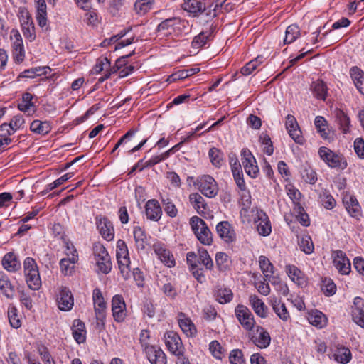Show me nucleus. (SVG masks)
<instances>
[{
	"label": "nucleus",
	"mask_w": 364,
	"mask_h": 364,
	"mask_svg": "<svg viewBox=\"0 0 364 364\" xmlns=\"http://www.w3.org/2000/svg\"><path fill=\"white\" fill-rule=\"evenodd\" d=\"M24 119L21 115L14 116L10 121L9 125L11 127V129L15 132L18 129L23 127L24 124Z\"/></svg>",
	"instance_id": "nucleus-64"
},
{
	"label": "nucleus",
	"mask_w": 364,
	"mask_h": 364,
	"mask_svg": "<svg viewBox=\"0 0 364 364\" xmlns=\"http://www.w3.org/2000/svg\"><path fill=\"white\" fill-rule=\"evenodd\" d=\"M211 163L216 167H220L223 163V154L217 148H211L208 152Z\"/></svg>",
	"instance_id": "nucleus-51"
},
{
	"label": "nucleus",
	"mask_w": 364,
	"mask_h": 364,
	"mask_svg": "<svg viewBox=\"0 0 364 364\" xmlns=\"http://www.w3.org/2000/svg\"><path fill=\"white\" fill-rule=\"evenodd\" d=\"M262 58V56H257L252 60L248 62L244 67H242L240 70V73L243 75H250L258 66V60Z\"/></svg>",
	"instance_id": "nucleus-59"
},
{
	"label": "nucleus",
	"mask_w": 364,
	"mask_h": 364,
	"mask_svg": "<svg viewBox=\"0 0 364 364\" xmlns=\"http://www.w3.org/2000/svg\"><path fill=\"white\" fill-rule=\"evenodd\" d=\"M36 4L37 13L36 21L41 28H44L47 25V6L45 0H35Z\"/></svg>",
	"instance_id": "nucleus-28"
},
{
	"label": "nucleus",
	"mask_w": 364,
	"mask_h": 364,
	"mask_svg": "<svg viewBox=\"0 0 364 364\" xmlns=\"http://www.w3.org/2000/svg\"><path fill=\"white\" fill-rule=\"evenodd\" d=\"M165 343L168 350L176 356L183 353V346L179 336L174 331H168L164 335Z\"/></svg>",
	"instance_id": "nucleus-10"
},
{
	"label": "nucleus",
	"mask_w": 364,
	"mask_h": 364,
	"mask_svg": "<svg viewBox=\"0 0 364 364\" xmlns=\"http://www.w3.org/2000/svg\"><path fill=\"white\" fill-rule=\"evenodd\" d=\"M190 225L197 239L205 245H210L213 242L212 233L205 222L198 216L190 219Z\"/></svg>",
	"instance_id": "nucleus-1"
},
{
	"label": "nucleus",
	"mask_w": 364,
	"mask_h": 364,
	"mask_svg": "<svg viewBox=\"0 0 364 364\" xmlns=\"http://www.w3.org/2000/svg\"><path fill=\"white\" fill-rule=\"evenodd\" d=\"M286 272L289 277L296 284L302 286L305 283L304 274L294 265H287Z\"/></svg>",
	"instance_id": "nucleus-36"
},
{
	"label": "nucleus",
	"mask_w": 364,
	"mask_h": 364,
	"mask_svg": "<svg viewBox=\"0 0 364 364\" xmlns=\"http://www.w3.org/2000/svg\"><path fill=\"white\" fill-rule=\"evenodd\" d=\"M182 8L189 13L197 14L205 10V4L200 0H184Z\"/></svg>",
	"instance_id": "nucleus-30"
},
{
	"label": "nucleus",
	"mask_w": 364,
	"mask_h": 364,
	"mask_svg": "<svg viewBox=\"0 0 364 364\" xmlns=\"http://www.w3.org/2000/svg\"><path fill=\"white\" fill-rule=\"evenodd\" d=\"M333 114L336 118V122L338 124L340 129L343 133H347L349 130L350 123L348 116L340 109H336Z\"/></svg>",
	"instance_id": "nucleus-34"
},
{
	"label": "nucleus",
	"mask_w": 364,
	"mask_h": 364,
	"mask_svg": "<svg viewBox=\"0 0 364 364\" xmlns=\"http://www.w3.org/2000/svg\"><path fill=\"white\" fill-rule=\"evenodd\" d=\"M180 19L177 18H168L164 21H163L159 26H158V30L159 31H166V30H170L173 29V26L178 24L180 23Z\"/></svg>",
	"instance_id": "nucleus-62"
},
{
	"label": "nucleus",
	"mask_w": 364,
	"mask_h": 364,
	"mask_svg": "<svg viewBox=\"0 0 364 364\" xmlns=\"http://www.w3.org/2000/svg\"><path fill=\"white\" fill-rule=\"evenodd\" d=\"M285 127L288 134L291 139L299 144H303L304 139L301 135V131L299 127L296 118L291 115L288 114L286 117Z\"/></svg>",
	"instance_id": "nucleus-13"
},
{
	"label": "nucleus",
	"mask_w": 364,
	"mask_h": 364,
	"mask_svg": "<svg viewBox=\"0 0 364 364\" xmlns=\"http://www.w3.org/2000/svg\"><path fill=\"white\" fill-rule=\"evenodd\" d=\"M109 66H110V62L107 59V58H106V57L100 58L97 59V63L93 68V73L95 74H98L100 72H102L105 68H106V71H107V67L109 68ZM109 70L110 69H109L108 70Z\"/></svg>",
	"instance_id": "nucleus-63"
},
{
	"label": "nucleus",
	"mask_w": 364,
	"mask_h": 364,
	"mask_svg": "<svg viewBox=\"0 0 364 364\" xmlns=\"http://www.w3.org/2000/svg\"><path fill=\"white\" fill-rule=\"evenodd\" d=\"M252 342L259 348H267L271 342L269 333L262 326H257L255 330H252L249 334Z\"/></svg>",
	"instance_id": "nucleus-11"
},
{
	"label": "nucleus",
	"mask_w": 364,
	"mask_h": 364,
	"mask_svg": "<svg viewBox=\"0 0 364 364\" xmlns=\"http://www.w3.org/2000/svg\"><path fill=\"white\" fill-rule=\"evenodd\" d=\"M58 307L62 311H69L73 306V298L71 291L67 287H61L57 297Z\"/></svg>",
	"instance_id": "nucleus-19"
},
{
	"label": "nucleus",
	"mask_w": 364,
	"mask_h": 364,
	"mask_svg": "<svg viewBox=\"0 0 364 364\" xmlns=\"http://www.w3.org/2000/svg\"><path fill=\"white\" fill-rule=\"evenodd\" d=\"M78 255L75 247H72L71 257L70 253L67 252V258H63L60 262V266L62 272L65 275L71 274L74 264L77 262Z\"/></svg>",
	"instance_id": "nucleus-23"
},
{
	"label": "nucleus",
	"mask_w": 364,
	"mask_h": 364,
	"mask_svg": "<svg viewBox=\"0 0 364 364\" xmlns=\"http://www.w3.org/2000/svg\"><path fill=\"white\" fill-rule=\"evenodd\" d=\"M200 191L206 197H215L218 191L215 179L208 175L203 176L200 180Z\"/></svg>",
	"instance_id": "nucleus-18"
},
{
	"label": "nucleus",
	"mask_w": 364,
	"mask_h": 364,
	"mask_svg": "<svg viewBox=\"0 0 364 364\" xmlns=\"http://www.w3.org/2000/svg\"><path fill=\"white\" fill-rule=\"evenodd\" d=\"M299 248L306 254H311L314 252V246L312 240L309 235L302 236L298 242Z\"/></svg>",
	"instance_id": "nucleus-50"
},
{
	"label": "nucleus",
	"mask_w": 364,
	"mask_h": 364,
	"mask_svg": "<svg viewBox=\"0 0 364 364\" xmlns=\"http://www.w3.org/2000/svg\"><path fill=\"white\" fill-rule=\"evenodd\" d=\"M205 125V123L198 125L195 129V130L193 132H191L189 134V135L187 136L186 138H184V139L182 141L178 143L177 144L173 146L171 149H170L169 150L164 152L165 156H166L168 158L171 154H173L174 152L178 151L184 142L188 141L196 134V132L202 129Z\"/></svg>",
	"instance_id": "nucleus-54"
},
{
	"label": "nucleus",
	"mask_w": 364,
	"mask_h": 364,
	"mask_svg": "<svg viewBox=\"0 0 364 364\" xmlns=\"http://www.w3.org/2000/svg\"><path fill=\"white\" fill-rule=\"evenodd\" d=\"M333 265L342 274H348L350 272V262L346 254L341 250H336L332 253Z\"/></svg>",
	"instance_id": "nucleus-14"
},
{
	"label": "nucleus",
	"mask_w": 364,
	"mask_h": 364,
	"mask_svg": "<svg viewBox=\"0 0 364 364\" xmlns=\"http://www.w3.org/2000/svg\"><path fill=\"white\" fill-rule=\"evenodd\" d=\"M96 225L101 236L107 241H112L114 237L112 223L102 215L95 217Z\"/></svg>",
	"instance_id": "nucleus-9"
},
{
	"label": "nucleus",
	"mask_w": 364,
	"mask_h": 364,
	"mask_svg": "<svg viewBox=\"0 0 364 364\" xmlns=\"http://www.w3.org/2000/svg\"><path fill=\"white\" fill-rule=\"evenodd\" d=\"M10 39L11 41L13 58L15 62L20 63L24 59L25 51L23 40L18 30H11Z\"/></svg>",
	"instance_id": "nucleus-5"
},
{
	"label": "nucleus",
	"mask_w": 364,
	"mask_h": 364,
	"mask_svg": "<svg viewBox=\"0 0 364 364\" xmlns=\"http://www.w3.org/2000/svg\"><path fill=\"white\" fill-rule=\"evenodd\" d=\"M350 73L357 89L361 94L364 95V72L358 67H353Z\"/></svg>",
	"instance_id": "nucleus-35"
},
{
	"label": "nucleus",
	"mask_w": 364,
	"mask_h": 364,
	"mask_svg": "<svg viewBox=\"0 0 364 364\" xmlns=\"http://www.w3.org/2000/svg\"><path fill=\"white\" fill-rule=\"evenodd\" d=\"M112 311L114 319L117 322H122L126 317V304L123 297L117 294L112 300Z\"/></svg>",
	"instance_id": "nucleus-15"
},
{
	"label": "nucleus",
	"mask_w": 364,
	"mask_h": 364,
	"mask_svg": "<svg viewBox=\"0 0 364 364\" xmlns=\"http://www.w3.org/2000/svg\"><path fill=\"white\" fill-rule=\"evenodd\" d=\"M2 264L4 267L9 272H15L21 267V263L11 252L4 255L2 259Z\"/></svg>",
	"instance_id": "nucleus-38"
},
{
	"label": "nucleus",
	"mask_w": 364,
	"mask_h": 364,
	"mask_svg": "<svg viewBox=\"0 0 364 364\" xmlns=\"http://www.w3.org/2000/svg\"><path fill=\"white\" fill-rule=\"evenodd\" d=\"M249 302L255 314L261 318L267 316L268 308L265 304L256 295L249 296Z\"/></svg>",
	"instance_id": "nucleus-26"
},
{
	"label": "nucleus",
	"mask_w": 364,
	"mask_h": 364,
	"mask_svg": "<svg viewBox=\"0 0 364 364\" xmlns=\"http://www.w3.org/2000/svg\"><path fill=\"white\" fill-rule=\"evenodd\" d=\"M134 237L138 250H144L147 244L145 231L139 226L134 228Z\"/></svg>",
	"instance_id": "nucleus-44"
},
{
	"label": "nucleus",
	"mask_w": 364,
	"mask_h": 364,
	"mask_svg": "<svg viewBox=\"0 0 364 364\" xmlns=\"http://www.w3.org/2000/svg\"><path fill=\"white\" fill-rule=\"evenodd\" d=\"M178 324L186 336H193L196 335V328L191 319L187 318L179 319Z\"/></svg>",
	"instance_id": "nucleus-47"
},
{
	"label": "nucleus",
	"mask_w": 364,
	"mask_h": 364,
	"mask_svg": "<svg viewBox=\"0 0 364 364\" xmlns=\"http://www.w3.org/2000/svg\"><path fill=\"white\" fill-rule=\"evenodd\" d=\"M229 360L230 364H245L243 353L240 349H234L230 353Z\"/></svg>",
	"instance_id": "nucleus-58"
},
{
	"label": "nucleus",
	"mask_w": 364,
	"mask_h": 364,
	"mask_svg": "<svg viewBox=\"0 0 364 364\" xmlns=\"http://www.w3.org/2000/svg\"><path fill=\"white\" fill-rule=\"evenodd\" d=\"M351 312L353 321L364 328V300L360 297L355 298Z\"/></svg>",
	"instance_id": "nucleus-22"
},
{
	"label": "nucleus",
	"mask_w": 364,
	"mask_h": 364,
	"mask_svg": "<svg viewBox=\"0 0 364 364\" xmlns=\"http://www.w3.org/2000/svg\"><path fill=\"white\" fill-rule=\"evenodd\" d=\"M131 55H127L119 58L115 63V65L110 68L109 70L105 72V75L99 79L100 82H103L105 80L108 79L112 73L119 72V77H124L132 73L134 70V66L132 65H127V58Z\"/></svg>",
	"instance_id": "nucleus-4"
},
{
	"label": "nucleus",
	"mask_w": 364,
	"mask_h": 364,
	"mask_svg": "<svg viewBox=\"0 0 364 364\" xmlns=\"http://www.w3.org/2000/svg\"><path fill=\"white\" fill-rule=\"evenodd\" d=\"M318 154L321 159L332 168L343 170L347 167V161L343 155L336 154L326 147H321Z\"/></svg>",
	"instance_id": "nucleus-3"
},
{
	"label": "nucleus",
	"mask_w": 364,
	"mask_h": 364,
	"mask_svg": "<svg viewBox=\"0 0 364 364\" xmlns=\"http://www.w3.org/2000/svg\"><path fill=\"white\" fill-rule=\"evenodd\" d=\"M0 290L8 299H13L15 293V288L11 284L8 277L3 272H0Z\"/></svg>",
	"instance_id": "nucleus-33"
},
{
	"label": "nucleus",
	"mask_w": 364,
	"mask_h": 364,
	"mask_svg": "<svg viewBox=\"0 0 364 364\" xmlns=\"http://www.w3.org/2000/svg\"><path fill=\"white\" fill-rule=\"evenodd\" d=\"M154 4V0H137L134 4V9L139 15H144L149 11Z\"/></svg>",
	"instance_id": "nucleus-48"
},
{
	"label": "nucleus",
	"mask_w": 364,
	"mask_h": 364,
	"mask_svg": "<svg viewBox=\"0 0 364 364\" xmlns=\"http://www.w3.org/2000/svg\"><path fill=\"white\" fill-rule=\"evenodd\" d=\"M189 200L193 207L199 214L205 213L207 210V204L204 198L198 193H193L189 196Z\"/></svg>",
	"instance_id": "nucleus-37"
},
{
	"label": "nucleus",
	"mask_w": 364,
	"mask_h": 364,
	"mask_svg": "<svg viewBox=\"0 0 364 364\" xmlns=\"http://www.w3.org/2000/svg\"><path fill=\"white\" fill-rule=\"evenodd\" d=\"M254 223L259 235H269L272 232L270 221L267 215L262 210H253Z\"/></svg>",
	"instance_id": "nucleus-8"
},
{
	"label": "nucleus",
	"mask_w": 364,
	"mask_h": 364,
	"mask_svg": "<svg viewBox=\"0 0 364 364\" xmlns=\"http://www.w3.org/2000/svg\"><path fill=\"white\" fill-rule=\"evenodd\" d=\"M314 124L321 136L323 139H328L329 137V132L326 129L327 122L325 118L321 116L316 117Z\"/></svg>",
	"instance_id": "nucleus-52"
},
{
	"label": "nucleus",
	"mask_w": 364,
	"mask_h": 364,
	"mask_svg": "<svg viewBox=\"0 0 364 364\" xmlns=\"http://www.w3.org/2000/svg\"><path fill=\"white\" fill-rule=\"evenodd\" d=\"M153 250L158 258L168 267H173L175 266V259L173 255L167 249L164 244L161 242L154 243Z\"/></svg>",
	"instance_id": "nucleus-16"
},
{
	"label": "nucleus",
	"mask_w": 364,
	"mask_h": 364,
	"mask_svg": "<svg viewBox=\"0 0 364 364\" xmlns=\"http://www.w3.org/2000/svg\"><path fill=\"white\" fill-rule=\"evenodd\" d=\"M343 202L346 210L352 217L357 218L360 215V206L354 196H346L343 199Z\"/></svg>",
	"instance_id": "nucleus-27"
},
{
	"label": "nucleus",
	"mask_w": 364,
	"mask_h": 364,
	"mask_svg": "<svg viewBox=\"0 0 364 364\" xmlns=\"http://www.w3.org/2000/svg\"><path fill=\"white\" fill-rule=\"evenodd\" d=\"M215 262L219 271L225 272L229 267V257L226 253L218 252L215 255Z\"/></svg>",
	"instance_id": "nucleus-53"
},
{
	"label": "nucleus",
	"mask_w": 364,
	"mask_h": 364,
	"mask_svg": "<svg viewBox=\"0 0 364 364\" xmlns=\"http://www.w3.org/2000/svg\"><path fill=\"white\" fill-rule=\"evenodd\" d=\"M300 35V31L296 25H290L287 28L284 43L289 44L293 43Z\"/></svg>",
	"instance_id": "nucleus-49"
},
{
	"label": "nucleus",
	"mask_w": 364,
	"mask_h": 364,
	"mask_svg": "<svg viewBox=\"0 0 364 364\" xmlns=\"http://www.w3.org/2000/svg\"><path fill=\"white\" fill-rule=\"evenodd\" d=\"M210 35V33L208 31L201 32L193 38L192 42L193 47L198 48L205 46L208 40Z\"/></svg>",
	"instance_id": "nucleus-60"
},
{
	"label": "nucleus",
	"mask_w": 364,
	"mask_h": 364,
	"mask_svg": "<svg viewBox=\"0 0 364 364\" xmlns=\"http://www.w3.org/2000/svg\"><path fill=\"white\" fill-rule=\"evenodd\" d=\"M308 321L311 325L322 328L326 326L328 320L326 315L321 311L314 310L309 313Z\"/></svg>",
	"instance_id": "nucleus-29"
},
{
	"label": "nucleus",
	"mask_w": 364,
	"mask_h": 364,
	"mask_svg": "<svg viewBox=\"0 0 364 364\" xmlns=\"http://www.w3.org/2000/svg\"><path fill=\"white\" fill-rule=\"evenodd\" d=\"M242 163L247 175L252 178H256L259 173V168L257 166L256 160L247 149H242L241 151Z\"/></svg>",
	"instance_id": "nucleus-12"
},
{
	"label": "nucleus",
	"mask_w": 364,
	"mask_h": 364,
	"mask_svg": "<svg viewBox=\"0 0 364 364\" xmlns=\"http://www.w3.org/2000/svg\"><path fill=\"white\" fill-rule=\"evenodd\" d=\"M334 358L338 363L342 364L348 363L352 358L351 352L349 348L346 347H338L334 353Z\"/></svg>",
	"instance_id": "nucleus-42"
},
{
	"label": "nucleus",
	"mask_w": 364,
	"mask_h": 364,
	"mask_svg": "<svg viewBox=\"0 0 364 364\" xmlns=\"http://www.w3.org/2000/svg\"><path fill=\"white\" fill-rule=\"evenodd\" d=\"M30 129L34 133L45 135L50 132L51 127L47 121L34 120L31 124Z\"/></svg>",
	"instance_id": "nucleus-43"
},
{
	"label": "nucleus",
	"mask_w": 364,
	"mask_h": 364,
	"mask_svg": "<svg viewBox=\"0 0 364 364\" xmlns=\"http://www.w3.org/2000/svg\"><path fill=\"white\" fill-rule=\"evenodd\" d=\"M198 264L203 265L207 270H212L213 269V262L208 251L204 248H200L198 250Z\"/></svg>",
	"instance_id": "nucleus-45"
},
{
	"label": "nucleus",
	"mask_w": 364,
	"mask_h": 364,
	"mask_svg": "<svg viewBox=\"0 0 364 364\" xmlns=\"http://www.w3.org/2000/svg\"><path fill=\"white\" fill-rule=\"evenodd\" d=\"M145 212L147 218L157 221L161 218V208L156 200H149L145 206Z\"/></svg>",
	"instance_id": "nucleus-25"
},
{
	"label": "nucleus",
	"mask_w": 364,
	"mask_h": 364,
	"mask_svg": "<svg viewBox=\"0 0 364 364\" xmlns=\"http://www.w3.org/2000/svg\"><path fill=\"white\" fill-rule=\"evenodd\" d=\"M209 350L216 359L221 360L224 353V349L218 341H213L209 345Z\"/></svg>",
	"instance_id": "nucleus-57"
},
{
	"label": "nucleus",
	"mask_w": 364,
	"mask_h": 364,
	"mask_svg": "<svg viewBox=\"0 0 364 364\" xmlns=\"http://www.w3.org/2000/svg\"><path fill=\"white\" fill-rule=\"evenodd\" d=\"M8 318L10 325L14 328H18L21 326V321L17 314V309L14 306L8 309Z\"/></svg>",
	"instance_id": "nucleus-55"
},
{
	"label": "nucleus",
	"mask_w": 364,
	"mask_h": 364,
	"mask_svg": "<svg viewBox=\"0 0 364 364\" xmlns=\"http://www.w3.org/2000/svg\"><path fill=\"white\" fill-rule=\"evenodd\" d=\"M20 21L24 37L32 42L36 39V35L31 15L27 11L22 12Z\"/></svg>",
	"instance_id": "nucleus-17"
},
{
	"label": "nucleus",
	"mask_w": 364,
	"mask_h": 364,
	"mask_svg": "<svg viewBox=\"0 0 364 364\" xmlns=\"http://www.w3.org/2000/svg\"><path fill=\"white\" fill-rule=\"evenodd\" d=\"M145 352L151 364H166V356L161 348L154 346H146Z\"/></svg>",
	"instance_id": "nucleus-20"
},
{
	"label": "nucleus",
	"mask_w": 364,
	"mask_h": 364,
	"mask_svg": "<svg viewBox=\"0 0 364 364\" xmlns=\"http://www.w3.org/2000/svg\"><path fill=\"white\" fill-rule=\"evenodd\" d=\"M259 267L267 279H269L272 276L274 273V267L269 259L263 255L259 257Z\"/></svg>",
	"instance_id": "nucleus-46"
},
{
	"label": "nucleus",
	"mask_w": 364,
	"mask_h": 364,
	"mask_svg": "<svg viewBox=\"0 0 364 364\" xmlns=\"http://www.w3.org/2000/svg\"><path fill=\"white\" fill-rule=\"evenodd\" d=\"M311 90L314 96L318 99L324 100L327 95V86L323 81L317 80L311 85Z\"/></svg>",
	"instance_id": "nucleus-39"
},
{
	"label": "nucleus",
	"mask_w": 364,
	"mask_h": 364,
	"mask_svg": "<svg viewBox=\"0 0 364 364\" xmlns=\"http://www.w3.org/2000/svg\"><path fill=\"white\" fill-rule=\"evenodd\" d=\"M269 304L280 319L284 321H287L290 318L289 313L287 311L285 304L282 302L280 299L275 296H271Z\"/></svg>",
	"instance_id": "nucleus-24"
},
{
	"label": "nucleus",
	"mask_w": 364,
	"mask_h": 364,
	"mask_svg": "<svg viewBox=\"0 0 364 364\" xmlns=\"http://www.w3.org/2000/svg\"><path fill=\"white\" fill-rule=\"evenodd\" d=\"M302 178L310 184H314L317 181V175L315 171L311 168H306L301 172Z\"/></svg>",
	"instance_id": "nucleus-61"
},
{
	"label": "nucleus",
	"mask_w": 364,
	"mask_h": 364,
	"mask_svg": "<svg viewBox=\"0 0 364 364\" xmlns=\"http://www.w3.org/2000/svg\"><path fill=\"white\" fill-rule=\"evenodd\" d=\"M214 296L216 301L222 304L230 302L233 298L232 290L225 287H218L215 289Z\"/></svg>",
	"instance_id": "nucleus-32"
},
{
	"label": "nucleus",
	"mask_w": 364,
	"mask_h": 364,
	"mask_svg": "<svg viewBox=\"0 0 364 364\" xmlns=\"http://www.w3.org/2000/svg\"><path fill=\"white\" fill-rule=\"evenodd\" d=\"M72 331L73 338L77 343H82L85 341V326L80 320L77 319L73 321Z\"/></svg>",
	"instance_id": "nucleus-31"
},
{
	"label": "nucleus",
	"mask_w": 364,
	"mask_h": 364,
	"mask_svg": "<svg viewBox=\"0 0 364 364\" xmlns=\"http://www.w3.org/2000/svg\"><path fill=\"white\" fill-rule=\"evenodd\" d=\"M216 231L220 237L226 242H232L236 240L235 232L228 221L220 222L216 225Z\"/></svg>",
	"instance_id": "nucleus-21"
},
{
	"label": "nucleus",
	"mask_w": 364,
	"mask_h": 364,
	"mask_svg": "<svg viewBox=\"0 0 364 364\" xmlns=\"http://www.w3.org/2000/svg\"><path fill=\"white\" fill-rule=\"evenodd\" d=\"M26 281L28 287L33 290H38L41 286L38 270H33L31 272L25 273Z\"/></svg>",
	"instance_id": "nucleus-40"
},
{
	"label": "nucleus",
	"mask_w": 364,
	"mask_h": 364,
	"mask_svg": "<svg viewBox=\"0 0 364 364\" xmlns=\"http://www.w3.org/2000/svg\"><path fill=\"white\" fill-rule=\"evenodd\" d=\"M92 298L97 321L103 326L106 318V303L99 289L93 290Z\"/></svg>",
	"instance_id": "nucleus-7"
},
{
	"label": "nucleus",
	"mask_w": 364,
	"mask_h": 364,
	"mask_svg": "<svg viewBox=\"0 0 364 364\" xmlns=\"http://www.w3.org/2000/svg\"><path fill=\"white\" fill-rule=\"evenodd\" d=\"M200 71V69L198 68H189L186 70H180L167 78V81L169 82H176L179 80L185 79L189 76H191Z\"/></svg>",
	"instance_id": "nucleus-41"
},
{
	"label": "nucleus",
	"mask_w": 364,
	"mask_h": 364,
	"mask_svg": "<svg viewBox=\"0 0 364 364\" xmlns=\"http://www.w3.org/2000/svg\"><path fill=\"white\" fill-rule=\"evenodd\" d=\"M235 312L242 326L247 331H252L255 321L254 316L249 309L244 305L239 304L236 306Z\"/></svg>",
	"instance_id": "nucleus-6"
},
{
	"label": "nucleus",
	"mask_w": 364,
	"mask_h": 364,
	"mask_svg": "<svg viewBox=\"0 0 364 364\" xmlns=\"http://www.w3.org/2000/svg\"><path fill=\"white\" fill-rule=\"evenodd\" d=\"M49 69V68L43 67V68H33L31 69L26 70L21 74V77H31L33 78L36 76H40L43 74L46 75L47 72L46 70Z\"/></svg>",
	"instance_id": "nucleus-56"
},
{
	"label": "nucleus",
	"mask_w": 364,
	"mask_h": 364,
	"mask_svg": "<svg viewBox=\"0 0 364 364\" xmlns=\"http://www.w3.org/2000/svg\"><path fill=\"white\" fill-rule=\"evenodd\" d=\"M116 252L120 273L124 279H127L130 277V260L128 248L124 240H119L117 242Z\"/></svg>",
	"instance_id": "nucleus-2"
}]
</instances>
